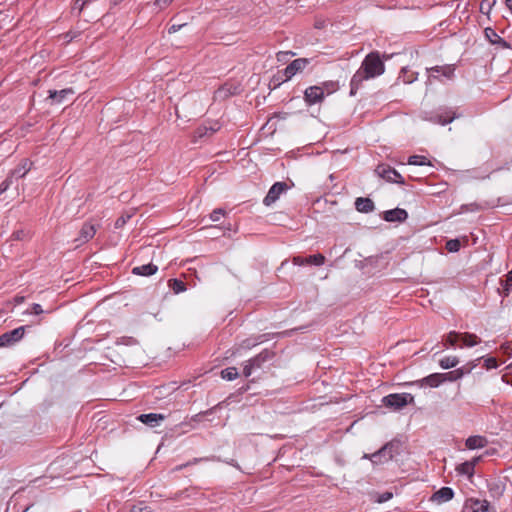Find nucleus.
<instances>
[{"instance_id": "nucleus-44", "label": "nucleus", "mask_w": 512, "mask_h": 512, "mask_svg": "<svg viewBox=\"0 0 512 512\" xmlns=\"http://www.w3.org/2000/svg\"><path fill=\"white\" fill-rule=\"evenodd\" d=\"M393 497V493L389 491H385L381 494H377V497L375 498V502L377 503H384L389 501Z\"/></svg>"}, {"instance_id": "nucleus-57", "label": "nucleus", "mask_w": 512, "mask_h": 512, "mask_svg": "<svg viewBox=\"0 0 512 512\" xmlns=\"http://www.w3.org/2000/svg\"><path fill=\"white\" fill-rule=\"evenodd\" d=\"M220 406V403L215 405L214 407L210 408L209 410L203 412V413H200L199 415L203 414V415H207V414H212L218 407Z\"/></svg>"}, {"instance_id": "nucleus-39", "label": "nucleus", "mask_w": 512, "mask_h": 512, "mask_svg": "<svg viewBox=\"0 0 512 512\" xmlns=\"http://www.w3.org/2000/svg\"><path fill=\"white\" fill-rule=\"evenodd\" d=\"M461 248V241L460 239H450L446 242V249L451 253H456Z\"/></svg>"}, {"instance_id": "nucleus-53", "label": "nucleus", "mask_w": 512, "mask_h": 512, "mask_svg": "<svg viewBox=\"0 0 512 512\" xmlns=\"http://www.w3.org/2000/svg\"><path fill=\"white\" fill-rule=\"evenodd\" d=\"M131 216L130 215H127V216H121L119 217L116 222H115V227L116 228H121L125 225V223L127 222V220L130 218Z\"/></svg>"}, {"instance_id": "nucleus-14", "label": "nucleus", "mask_w": 512, "mask_h": 512, "mask_svg": "<svg viewBox=\"0 0 512 512\" xmlns=\"http://www.w3.org/2000/svg\"><path fill=\"white\" fill-rule=\"evenodd\" d=\"M408 218L405 209L395 208L383 212V219L387 222H404Z\"/></svg>"}, {"instance_id": "nucleus-16", "label": "nucleus", "mask_w": 512, "mask_h": 512, "mask_svg": "<svg viewBox=\"0 0 512 512\" xmlns=\"http://www.w3.org/2000/svg\"><path fill=\"white\" fill-rule=\"evenodd\" d=\"M484 33L485 37L491 44L499 45L502 49H511V44L505 39L501 38L493 28H485Z\"/></svg>"}, {"instance_id": "nucleus-27", "label": "nucleus", "mask_w": 512, "mask_h": 512, "mask_svg": "<svg viewBox=\"0 0 512 512\" xmlns=\"http://www.w3.org/2000/svg\"><path fill=\"white\" fill-rule=\"evenodd\" d=\"M460 341L462 342L463 346L466 347H474L475 345L480 343V338L476 334L464 332L460 333Z\"/></svg>"}, {"instance_id": "nucleus-7", "label": "nucleus", "mask_w": 512, "mask_h": 512, "mask_svg": "<svg viewBox=\"0 0 512 512\" xmlns=\"http://www.w3.org/2000/svg\"><path fill=\"white\" fill-rule=\"evenodd\" d=\"M27 328L28 326H20L2 334L0 336V348L11 347L18 343L24 337Z\"/></svg>"}, {"instance_id": "nucleus-31", "label": "nucleus", "mask_w": 512, "mask_h": 512, "mask_svg": "<svg viewBox=\"0 0 512 512\" xmlns=\"http://www.w3.org/2000/svg\"><path fill=\"white\" fill-rule=\"evenodd\" d=\"M31 162L28 159H24L20 165L12 171V176L24 177L30 170Z\"/></svg>"}, {"instance_id": "nucleus-36", "label": "nucleus", "mask_w": 512, "mask_h": 512, "mask_svg": "<svg viewBox=\"0 0 512 512\" xmlns=\"http://www.w3.org/2000/svg\"><path fill=\"white\" fill-rule=\"evenodd\" d=\"M460 332L450 331L445 336V346L455 347L457 342L460 341Z\"/></svg>"}, {"instance_id": "nucleus-21", "label": "nucleus", "mask_w": 512, "mask_h": 512, "mask_svg": "<svg viewBox=\"0 0 512 512\" xmlns=\"http://www.w3.org/2000/svg\"><path fill=\"white\" fill-rule=\"evenodd\" d=\"M487 444V438L481 435L470 436L465 441V446L469 450L484 448Z\"/></svg>"}, {"instance_id": "nucleus-37", "label": "nucleus", "mask_w": 512, "mask_h": 512, "mask_svg": "<svg viewBox=\"0 0 512 512\" xmlns=\"http://www.w3.org/2000/svg\"><path fill=\"white\" fill-rule=\"evenodd\" d=\"M238 371L235 367H228L221 371V377L225 380L232 381L238 377Z\"/></svg>"}, {"instance_id": "nucleus-33", "label": "nucleus", "mask_w": 512, "mask_h": 512, "mask_svg": "<svg viewBox=\"0 0 512 512\" xmlns=\"http://www.w3.org/2000/svg\"><path fill=\"white\" fill-rule=\"evenodd\" d=\"M307 265L321 266L325 263L326 258L323 254L317 253L306 257Z\"/></svg>"}, {"instance_id": "nucleus-50", "label": "nucleus", "mask_w": 512, "mask_h": 512, "mask_svg": "<svg viewBox=\"0 0 512 512\" xmlns=\"http://www.w3.org/2000/svg\"><path fill=\"white\" fill-rule=\"evenodd\" d=\"M292 263L296 266H304L307 265L306 257L295 256L292 258Z\"/></svg>"}, {"instance_id": "nucleus-13", "label": "nucleus", "mask_w": 512, "mask_h": 512, "mask_svg": "<svg viewBox=\"0 0 512 512\" xmlns=\"http://www.w3.org/2000/svg\"><path fill=\"white\" fill-rule=\"evenodd\" d=\"M371 79L361 68H359L352 76L350 81V96H355L362 83Z\"/></svg>"}, {"instance_id": "nucleus-20", "label": "nucleus", "mask_w": 512, "mask_h": 512, "mask_svg": "<svg viewBox=\"0 0 512 512\" xmlns=\"http://www.w3.org/2000/svg\"><path fill=\"white\" fill-rule=\"evenodd\" d=\"M48 99L52 101V104H60L68 95H73L75 92L72 88H65L62 90H49Z\"/></svg>"}, {"instance_id": "nucleus-4", "label": "nucleus", "mask_w": 512, "mask_h": 512, "mask_svg": "<svg viewBox=\"0 0 512 512\" xmlns=\"http://www.w3.org/2000/svg\"><path fill=\"white\" fill-rule=\"evenodd\" d=\"M242 85L238 81H227L214 92V99L224 101L231 96L239 95Z\"/></svg>"}, {"instance_id": "nucleus-6", "label": "nucleus", "mask_w": 512, "mask_h": 512, "mask_svg": "<svg viewBox=\"0 0 512 512\" xmlns=\"http://www.w3.org/2000/svg\"><path fill=\"white\" fill-rule=\"evenodd\" d=\"M375 173L387 182L405 184L402 175L388 164H379L375 169Z\"/></svg>"}, {"instance_id": "nucleus-58", "label": "nucleus", "mask_w": 512, "mask_h": 512, "mask_svg": "<svg viewBox=\"0 0 512 512\" xmlns=\"http://www.w3.org/2000/svg\"><path fill=\"white\" fill-rule=\"evenodd\" d=\"M482 459V456L474 457L472 460L468 461L469 463H473V468L475 469L476 464Z\"/></svg>"}, {"instance_id": "nucleus-22", "label": "nucleus", "mask_w": 512, "mask_h": 512, "mask_svg": "<svg viewBox=\"0 0 512 512\" xmlns=\"http://www.w3.org/2000/svg\"><path fill=\"white\" fill-rule=\"evenodd\" d=\"M454 496V491L450 487H442L438 491H436L431 500L436 501L437 503H443L451 500Z\"/></svg>"}, {"instance_id": "nucleus-48", "label": "nucleus", "mask_w": 512, "mask_h": 512, "mask_svg": "<svg viewBox=\"0 0 512 512\" xmlns=\"http://www.w3.org/2000/svg\"><path fill=\"white\" fill-rule=\"evenodd\" d=\"M130 512H151V509L149 506L140 503L138 505H133Z\"/></svg>"}, {"instance_id": "nucleus-2", "label": "nucleus", "mask_w": 512, "mask_h": 512, "mask_svg": "<svg viewBox=\"0 0 512 512\" xmlns=\"http://www.w3.org/2000/svg\"><path fill=\"white\" fill-rule=\"evenodd\" d=\"M275 357V352L263 349L259 354L249 359L243 366V375L249 377L254 371L262 369L264 364Z\"/></svg>"}, {"instance_id": "nucleus-62", "label": "nucleus", "mask_w": 512, "mask_h": 512, "mask_svg": "<svg viewBox=\"0 0 512 512\" xmlns=\"http://www.w3.org/2000/svg\"><path fill=\"white\" fill-rule=\"evenodd\" d=\"M288 54H289V52L279 53V54H278V60H280V59H281V58H280V56H281V55H288ZM290 54L294 55V53H292V52H290Z\"/></svg>"}, {"instance_id": "nucleus-45", "label": "nucleus", "mask_w": 512, "mask_h": 512, "mask_svg": "<svg viewBox=\"0 0 512 512\" xmlns=\"http://www.w3.org/2000/svg\"><path fill=\"white\" fill-rule=\"evenodd\" d=\"M91 0H76L73 7H72V10L75 11L77 10L78 11V15H80V13L83 11V9L85 8V6L90 2Z\"/></svg>"}, {"instance_id": "nucleus-9", "label": "nucleus", "mask_w": 512, "mask_h": 512, "mask_svg": "<svg viewBox=\"0 0 512 512\" xmlns=\"http://www.w3.org/2000/svg\"><path fill=\"white\" fill-rule=\"evenodd\" d=\"M309 63L310 60L308 58H298L293 60L282 70L284 80H290L294 75L302 72Z\"/></svg>"}, {"instance_id": "nucleus-3", "label": "nucleus", "mask_w": 512, "mask_h": 512, "mask_svg": "<svg viewBox=\"0 0 512 512\" xmlns=\"http://www.w3.org/2000/svg\"><path fill=\"white\" fill-rule=\"evenodd\" d=\"M414 403V396L410 393H393L382 398V404L394 411L401 410L408 404Z\"/></svg>"}, {"instance_id": "nucleus-61", "label": "nucleus", "mask_w": 512, "mask_h": 512, "mask_svg": "<svg viewBox=\"0 0 512 512\" xmlns=\"http://www.w3.org/2000/svg\"><path fill=\"white\" fill-rule=\"evenodd\" d=\"M23 301H24V297H23V296H16V297H15V302H16L17 304H20V303H22Z\"/></svg>"}, {"instance_id": "nucleus-24", "label": "nucleus", "mask_w": 512, "mask_h": 512, "mask_svg": "<svg viewBox=\"0 0 512 512\" xmlns=\"http://www.w3.org/2000/svg\"><path fill=\"white\" fill-rule=\"evenodd\" d=\"M456 118V114L452 109H444L434 116L435 122L441 125L451 123Z\"/></svg>"}, {"instance_id": "nucleus-55", "label": "nucleus", "mask_w": 512, "mask_h": 512, "mask_svg": "<svg viewBox=\"0 0 512 512\" xmlns=\"http://www.w3.org/2000/svg\"><path fill=\"white\" fill-rule=\"evenodd\" d=\"M202 460H206V458H195V459H193V461L187 462L186 464L179 465L175 469L176 470H182L183 468H185V467H187V466H189L191 464L198 463L199 461H202Z\"/></svg>"}, {"instance_id": "nucleus-40", "label": "nucleus", "mask_w": 512, "mask_h": 512, "mask_svg": "<svg viewBox=\"0 0 512 512\" xmlns=\"http://www.w3.org/2000/svg\"><path fill=\"white\" fill-rule=\"evenodd\" d=\"M495 4L496 0H482L480 3V12L489 15Z\"/></svg>"}, {"instance_id": "nucleus-19", "label": "nucleus", "mask_w": 512, "mask_h": 512, "mask_svg": "<svg viewBox=\"0 0 512 512\" xmlns=\"http://www.w3.org/2000/svg\"><path fill=\"white\" fill-rule=\"evenodd\" d=\"M165 418V415L158 413L141 414L138 416L139 421L150 427H155L159 425V423L163 421Z\"/></svg>"}, {"instance_id": "nucleus-52", "label": "nucleus", "mask_w": 512, "mask_h": 512, "mask_svg": "<svg viewBox=\"0 0 512 512\" xmlns=\"http://www.w3.org/2000/svg\"><path fill=\"white\" fill-rule=\"evenodd\" d=\"M172 2L173 0H155L154 5L157 6L159 9H164Z\"/></svg>"}, {"instance_id": "nucleus-23", "label": "nucleus", "mask_w": 512, "mask_h": 512, "mask_svg": "<svg viewBox=\"0 0 512 512\" xmlns=\"http://www.w3.org/2000/svg\"><path fill=\"white\" fill-rule=\"evenodd\" d=\"M355 209L361 213H370L374 211L375 205L370 198L358 197L355 200Z\"/></svg>"}, {"instance_id": "nucleus-18", "label": "nucleus", "mask_w": 512, "mask_h": 512, "mask_svg": "<svg viewBox=\"0 0 512 512\" xmlns=\"http://www.w3.org/2000/svg\"><path fill=\"white\" fill-rule=\"evenodd\" d=\"M362 458L369 459L373 465H382L392 460L387 459V453L386 450L384 449V445L379 450L372 454L365 453Z\"/></svg>"}, {"instance_id": "nucleus-12", "label": "nucleus", "mask_w": 512, "mask_h": 512, "mask_svg": "<svg viewBox=\"0 0 512 512\" xmlns=\"http://www.w3.org/2000/svg\"><path fill=\"white\" fill-rule=\"evenodd\" d=\"M489 507L487 500L470 499L464 504L462 512H489Z\"/></svg>"}, {"instance_id": "nucleus-25", "label": "nucleus", "mask_w": 512, "mask_h": 512, "mask_svg": "<svg viewBox=\"0 0 512 512\" xmlns=\"http://www.w3.org/2000/svg\"><path fill=\"white\" fill-rule=\"evenodd\" d=\"M158 271V267L153 263L144 264L141 266H136L132 269V273L134 275L139 276H151Z\"/></svg>"}, {"instance_id": "nucleus-43", "label": "nucleus", "mask_w": 512, "mask_h": 512, "mask_svg": "<svg viewBox=\"0 0 512 512\" xmlns=\"http://www.w3.org/2000/svg\"><path fill=\"white\" fill-rule=\"evenodd\" d=\"M264 337V335L262 336H259L257 340H252V339H245L242 341L241 345H240V348H243V349H251L253 348L254 346H256L258 343H259V339Z\"/></svg>"}, {"instance_id": "nucleus-15", "label": "nucleus", "mask_w": 512, "mask_h": 512, "mask_svg": "<svg viewBox=\"0 0 512 512\" xmlns=\"http://www.w3.org/2000/svg\"><path fill=\"white\" fill-rule=\"evenodd\" d=\"M403 448V441L400 438H394L384 445V449L387 453V459H394L400 455Z\"/></svg>"}, {"instance_id": "nucleus-47", "label": "nucleus", "mask_w": 512, "mask_h": 512, "mask_svg": "<svg viewBox=\"0 0 512 512\" xmlns=\"http://www.w3.org/2000/svg\"><path fill=\"white\" fill-rule=\"evenodd\" d=\"M44 312V310L42 309V306L40 304H37V303H34L32 306H31V309H28L26 310L24 313L25 314H34V315H40Z\"/></svg>"}, {"instance_id": "nucleus-60", "label": "nucleus", "mask_w": 512, "mask_h": 512, "mask_svg": "<svg viewBox=\"0 0 512 512\" xmlns=\"http://www.w3.org/2000/svg\"><path fill=\"white\" fill-rule=\"evenodd\" d=\"M22 233H23L22 231L14 232L13 233L14 239L20 240Z\"/></svg>"}, {"instance_id": "nucleus-59", "label": "nucleus", "mask_w": 512, "mask_h": 512, "mask_svg": "<svg viewBox=\"0 0 512 512\" xmlns=\"http://www.w3.org/2000/svg\"><path fill=\"white\" fill-rule=\"evenodd\" d=\"M505 5L508 10L512 13V0H505Z\"/></svg>"}, {"instance_id": "nucleus-17", "label": "nucleus", "mask_w": 512, "mask_h": 512, "mask_svg": "<svg viewBox=\"0 0 512 512\" xmlns=\"http://www.w3.org/2000/svg\"><path fill=\"white\" fill-rule=\"evenodd\" d=\"M442 383H444L442 373H433L416 382H413L412 384H417L420 387L429 386L431 388H436Z\"/></svg>"}, {"instance_id": "nucleus-64", "label": "nucleus", "mask_w": 512, "mask_h": 512, "mask_svg": "<svg viewBox=\"0 0 512 512\" xmlns=\"http://www.w3.org/2000/svg\"><path fill=\"white\" fill-rule=\"evenodd\" d=\"M462 239H463V241H464L465 243H468V237H467V236H464Z\"/></svg>"}, {"instance_id": "nucleus-10", "label": "nucleus", "mask_w": 512, "mask_h": 512, "mask_svg": "<svg viewBox=\"0 0 512 512\" xmlns=\"http://www.w3.org/2000/svg\"><path fill=\"white\" fill-rule=\"evenodd\" d=\"M325 98L324 88L310 86L304 91V101L308 106L322 103Z\"/></svg>"}, {"instance_id": "nucleus-38", "label": "nucleus", "mask_w": 512, "mask_h": 512, "mask_svg": "<svg viewBox=\"0 0 512 512\" xmlns=\"http://www.w3.org/2000/svg\"><path fill=\"white\" fill-rule=\"evenodd\" d=\"M480 359H476L474 361H470L466 364H464L463 366L457 368L458 371H461L462 372V378L465 376V375H468L472 372V370L478 365V361Z\"/></svg>"}, {"instance_id": "nucleus-46", "label": "nucleus", "mask_w": 512, "mask_h": 512, "mask_svg": "<svg viewBox=\"0 0 512 512\" xmlns=\"http://www.w3.org/2000/svg\"><path fill=\"white\" fill-rule=\"evenodd\" d=\"M225 215V211L221 208L214 209L210 214V219L213 222H218L222 216Z\"/></svg>"}, {"instance_id": "nucleus-29", "label": "nucleus", "mask_w": 512, "mask_h": 512, "mask_svg": "<svg viewBox=\"0 0 512 512\" xmlns=\"http://www.w3.org/2000/svg\"><path fill=\"white\" fill-rule=\"evenodd\" d=\"M169 288L175 293L179 294L186 291V283L180 279L172 278L168 281Z\"/></svg>"}, {"instance_id": "nucleus-63", "label": "nucleus", "mask_w": 512, "mask_h": 512, "mask_svg": "<svg viewBox=\"0 0 512 512\" xmlns=\"http://www.w3.org/2000/svg\"><path fill=\"white\" fill-rule=\"evenodd\" d=\"M123 0H112V4L113 5H118L119 3H121Z\"/></svg>"}, {"instance_id": "nucleus-51", "label": "nucleus", "mask_w": 512, "mask_h": 512, "mask_svg": "<svg viewBox=\"0 0 512 512\" xmlns=\"http://www.w3.org/2000/svg\"><path fill=\"white\" fill-rule=\"evenodd\" d=\"M12 183V180L10 177L6 178L1 184H0V195L8 190Z\"/></svg>"}, {"instance_id": "nucleus-34", "label": "nucleus", "mask_w": 512, "mask_h": 512, "mask_svg": "<svg viewBox=\"0 0 512 512\" xmlns=\"http://www.w3.org/2000/svg\"><path fill=\"white\" fill-rule=\"evenodd\" d=\"M408 164H410V165H417V166H424V165H430V161L425 156H422V155H412L408 159Z\"/></svg>"}, {"instance_id": "nucleus-11", "label": "nucleus", "mask_w": 512, "mask_h": 512, "mask_svg": "<svg viewBox=\"0 0 512 512\" xmlns=\"http://www.w3.org/2000/svg\"><path fill=\"white\" fill-rule=\"evenodd\" d=\"M96 227L91 222H85L80 229L79 236L74 240L77 242V246L87 243L90 241L96 234Z\"/></svg>"}, {"instance_id": "nucleus-42", "label": "nucleus", "mask_w": 512, "mask_h": 512, "mask_svg": "<svg viewBox=\"0 0 512 512\" xmlns=\"http://www.w3.org/2000/svg\"><path fill=\"white\" fill-rule=\"evenodd\" d=\"M219 128H214V127H206V126H203V127H199L197 129V135L199 137H204V136H208V135H212L214 132H216Z\"/></svg>"}, {"instance_id": "nucleus-8", "label": "nucleus", "mask_w": 512, "mask_h": 512, "mask_svg": "<svg viewBox=\"0 0 512 512\" xmlns=\"http://www.w3.org/2000/svg\"><path fill=\"white\" fill-rule=\"evenodd\" d=\"M289 188L290 186L286 182H275L263 199V204L265 206L272 205L279 199L280 195L285 193Z\"/></svg>"}, {"instance_id": "nucleus-49", "label": "nucleus", "mask_w": 512, "mask_h": 512, "mask_svg": "<svg viewBox=\"0 0 512 512\" xmlns=\"http://www.w3.org/2000/svg\"><path fill=\"white\" fill-rule=\"evenodd\" d=\"M484 365L487 369H494L497 368L498 363L497 360L493 357L486 358L484 361Z\"/></svg>"}, {"instance_id": "nucleus-32", "label": "nucleus", "mask_w": 512, "mask_h": 512, "mask_svg": "<svg viewBox=\"0 0 512 512\" xmlns=\"http://www.w3.org/2000/svg\"><path fill=\"white\" fill-rule=\"evenodd\" d=\"M418 77V73L417 72H413V71H410L409 69L407 68H403L401 70V75L399 78L402 79L403 83L405 84H411L413 83Z\"/></svg>"}, {"instance_id": "nucleus-30", "label": "nucleus", "mask_w": 512, "mask_h": 512, "mask_svg": "<svg viewBox=\"0 0 512 512\" xmlns=\"http://www.w3.org/2000/svg\"><path fill=\"white\" fill-rule=\"evenodd\" d=\"M456 471L461 475L467 476L468 478H471L475 473V469L473 468V463H469L468 461H465V462L459 464L456 467Z\"/></svg>"}, {"instance_id": "nucleus-26", "label": "nucleus", "mask_w": 512, "mask_h": 512, "mask_svg": "<svg viewBox=\"0 0 512 512\" xmlns=\"http://www.w3.org/2000/svg\"><path fill=\"white\" fill-rule=\"evenodd\" d=\"M512 287V270L509 271L505 279H500V287L497 289L499 294L503 297H507L510 294V290Z\"/></svg>"}, {"instance_id": "nucleus-28", "label": "nucleus", "mask_w": 512, "mask_h": 512, "mask_svg": "<svg viewBox=\"0 0 512 512\" xmlns=\"http://www.w3.org/2000/svg\"><path fill=\"white\" fill-rule=\"evenodd\" d=\"M459 358L457 356H446L439 360V366L444 369H451L459 364Z\"/></svg>"}, {"instance_id": "nucleus-54", "label": "nucleus", "mask_w": 512, "mask_h": 512, "mask_svg": "<svg viewBox=\"0 0 512 512\" xmlns=\"http://www.w3.org/2000/svg\"><path fill=\"white\" fill-rule=\"evenodd\" d=\"M335 83L334 82H324L323 83V88L326 89L328 91V94L332 93L333 91L336 90V87H335Z\"/></svg>"}, {"instance_id": "nucleus-56", "label": "nucleus", "mask_w": 512, "mask_h": 512, "mask_svg": "<svg viewBox=\"0 0 512 512\" xmlns=\"http://www.w3.org/2000/svg\"><path fill=\"white\" fill-rule=\"evenodd\" d=\"M185 24H179V25H176V24H173L169 27L168 29V33L169 34H172V33H175L177 31H179Z\"/></svg>"}, {"instance_id": "nucleus-5", "label": "nucleus", "mask_w": 512, "mask_h": 512, "mask_svg": "<svg viewBox=\"0 0 512 512\" xmlns=\"http://www.w3.org/2000/svg\"><path fill=\"white\" fill-rule=\"evenodd\" d=\"M428 79L426 84H432L433 80L441 81V76L446 79H453L455 75V66L454 65H443V66H434L427 68Z\"/></svg>"}, {"instance_id": "nucleus-1", "label": "nucleus", "mask_w": 512, "mask_h": 512, "mask_svg": "<svg viewBox=\"0 0 512 512\" xmlns=\"http://www.w3.org/2000/svg\"><path fill=\"white\" fill-rule=\"evenodd\" d=\"M360 68L370 77L375 78L382 75L385 71V64L378 51L367 54L361 63Z\"/></svg>"}, {"instance_id": "nucleus-41", "label": "nucleus", "mask_w": 512, "mask_h": 512, "mask_svg": "<svg viewBox=\"0 0 512 512\" xmlns=\"http://www.w3.org/2000/svg\"><path fill=\"white\" fill-rule=\"evenodd\" d=\"M287 80H284V76L282 74V70L278 71L276 75L273 76V78L270 80V85H273L274 88H277L280 86L283 82H286Z\"/></svg>"}, {"instance_id": "nucleus-35", "label": "nucleus", "mask_w": 512, "mask_h": 512, "mask_svg": "<svg viewBox=\"0 0 512 512\" xmlns=\"http://www.w3.org/2000/svg\"><path fill=\"white\" fill-rule=\"evenodd\" d=\"M443 382H455L462 378V372L457 369L442 373Z\"/></svg>"}]
</instances>
